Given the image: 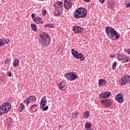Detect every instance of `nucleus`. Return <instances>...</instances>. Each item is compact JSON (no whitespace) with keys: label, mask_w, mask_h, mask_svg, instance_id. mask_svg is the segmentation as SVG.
Segmentation results:
<instances>
[{"label":"nucleus","mask_w":130,"mask_h":130,"mask_svg":"<svg viewBox=\"0 0 130 130\" xmlns=\"http://www.w3.org/2000/svg\"><path fill=\"white\" fill-rule=\"evenodd\" d=\"M83 28L79 26H75L73 28V30L74 31V32L77 34L82 32L83 31Z\"/></svg>","instance_id":"14"},{"label":"nucleus","mask_w":130,"mask_h":130,"mask_svg":"<svg viewBox=\"0 0 130 130\" xmlns=\"http://www.w3.org/2000/svg\"><path fill=\"white\" fill-rule=\"evenodd\" d=\"M129 66H130V63H129Z\"/></svg>","instance_id":"45"},{"label":"nucleus","mask_w":130,"mask_h":130,"mask_svg":"<svg viewBox=\"0 0 130 130\" xmlns=\"http://www.w3.org/2000/svg\"><path fill=\"white\" fill-rule=\"evenodd\" d=\"M116 100L118 103H122L123 102V95L121 93H118L116 96Z\"/></svg>","instance_id":"12"},{"label":"nucleus","mask_w":130,"mask_h":130,"mask_svg":"<svg viewBox=\"0 0 130 130\" xmlns=\"http://www.w3.org/2000/svg\"><path fill=\"white\" fill-rule=\"evenodd\" d=\"M58 127H59V128H61V127H62V126L61 125H59L58 126Z\"/></svg>","instance_id":"43"},{"label":"nucleus","mask_w":130,"mask_h":130,"mask_svg":"<svg viewBox=\"0 0 130 130\" xmlns=\"http://www.w3.org/2000/svg\"><path fill=\"white\" fill-rule=\"evenodd\" d=\"M9 61H10V59H6L5 60V63H6V64H9Z\"/></svg>","instance_id":"36"},{"label":"nucleus","mask_w":130,"mask_h":130,"mask_svg":"<svg viewBox=\"0 0 130 130\" xmlns=\"http://www.w3.org/2000/svg\"><path fill=\"white\" fill-rule=\"evenodd\" d=\"M71 53L72 54L73 57H74L76 59H79L80 58L81 61H83L85 60V57L82 53H79L78 51L75 50V49H72L71 50Z\"/></svg>","instance_id":"6"},{"label":"nucleus","mask_w":130,"mask_h":130,"mask_svg":"<svg viewBox=\"0 0 130 130\" xmlns=\"http://www.w3.org/2000/svg\"><path fill=\"white\" fill-rule=\"evenodd\" d=\"M13 65L14 68H18V66H19V60L15 59L13 61Z\"/></svg>","instance_id":"22"},{"label":"nucleus","mask_w":130,"mask_h":130,"mask_svg":"<svg viewBox=\"0 0 130 130\" xmlns=\"http://www.w3.org/2000/svg\"><path fill=\"white\" fill-rule=\"evenodd\" d=\"M7 76L12 77V71L9 70L7 72Z\"/></svg>","instance_id":"32"},{"label":"nucleus","mask_w":130,"mask_h":130,"mask_svg":"<svg viewBox=\"0 0 130 130\" xmlns=\"http://www.w3.org/2000/svg\"><path fill=\"white\" fill-rule=\"evenodd\" d=\"M78 112L72 113V115L73 116V118L76 119V118H77V117H78Z\"/></svg>","instance_id":"28"},{"label":"nucleus","mask_w":130,"mask_h":130,"mask_svg":"<svg viewBox=\"0 0 130 130\" xmlns=\"http://www.w3.org/2000/svg\"><path fill=\"white\" fill-rule=\"evenodd\" d=\"M89 130H93V129H90Z\"/></svg>","instance_id":"44"},{"label":"nucleus","mask_w":130,"mask_h":130,"mask_svg":"<svg viewBox=\"0 0 130 130\" xmlns=\"http://www.w3.org/2000/svg\"><path fill=\"white\" fill-rule=\"evenodd\" d=\"M85 128L89 129V128H91V127H92V125L89 122H86L85 124Z\"/></svg>","instance_id":"27"},{"label":"nucleus","mask_w":130,"mask_h":130,"mask_svg":"<svg viewBox=\"0 0 130 130\" xmlns=\"http://www.w3.org/2000/svg\"><path fill=\"white\" fill-rule=\"evenodd\" d=\"M108 7L109 9H113V8H114V7H115V3L113 2V1H111L108 4Z\"/></svg>","instance_id":"21"},{"label":"nucleus","mask_w":130,"mask_h":130,"mask_svg":"<svg viewBox=\"0 0 130 130\" xmlns=\"http://www.w3.org/2000/svg\"><path fill=\"white\" fill-rule=\"evenodd\" d=\"M45 28H53V24L48 23L44 25Z\"/></svg>","instance_id":"25"},{"label":"nucleus","mask_w":130,"mask_h":130,"mask_svg":"<svg viewBox=\"0 0 130 130\" xmlns=\"http://www.w3.org/2000/svg\"><path fill=\"white\" fill-rule=\"evenodd\" d=\"M125 6L126 8H129L130 7V2L125 3Z\"/></svg>","instance_id":"35"},{"label":"nucleus","mask_w":130,"mask_h":130,"mask_svg":"<svg viewBox=\"0 0 130 130\" xmlns=\"http://www.w3.org/2000/svg\"><path fill=\"white\" fill-rule=\"evenodd\" d=\"M84 2H85V3H90L91 0H84Z\"/></svg>","instance_id":"40"},{"label":"nucleus","mask_w":130,"mask_h":130,"mask_svg":"<svg viewBox=\"0 0 130 130\" xmlns=\"http://www.w3.org/2000/svg\"><path fill=\"white\" fill-rule=\"evenodd\" d=\"M64 7L66 10H70L71 8H72V3L71 2V0H64L63 3Z\"/></svg>","instance_id":"11"},{"label":"nucleus","mask_w":130,"mask_h":130,"mask_svg":"<svg viewBox=\"0 0 130 130\" xmlns=\"http://www.w3.org/2000/svg\"><path fill=\"white\" fill-rule=\"evenodd\" d=\"M63 3L62 2L58 1L57 3L54 6L55 8V11L53 12V14L56 16H60L61 15V12L62 11V6Z\"/></svg>","instance_id":"5"},{"label":"nucleus","mask_w":130,"mask_h":130,"mask_svg":"<svg viewBox=\"0 0 130 130\" xmlns=\"http://www.w3.org/2000/svg\"><path fill=\"white\" fill-rule=\"evenodd\" d=\"M111 92L110 91H105L100 94L101 98H108L110 97Z\"/></svg>","instance_id":"13"},{"label":"nucleus","mask_w":130,"mask_h":130,"mask_svg":"<svg viewBox=\"0 0 130 130\" xmlns=\"http://www.w3.org/2000/svg\"><path fill=\"white\" fill-rule=\"evenodd\" d=\"M99 1L100 2V3H101V4H104V3L105 2V0H99Z\"/></svg>","instance_id":"38"},{"label":"nucleus","mask_w":130,"mask_h":130,"mask_svg":"<svg viewBox=\"0 0 130 130\" xmlns=\"http://www.w3.org/2000/svg\"><path fill=\"white\" fill-rule=\"evenodd\" d=\"M83 116L84 118H89V116H90V111H85L83 113Z\"/></svg>","instance_id":"20"},{"label":"nucleus","mask_w":130,"mask_h":130,"mask_svg":"<svg viewBox=\"0 0 130 130\" xmlns=\"http://www.w3.org/2000/svg\"><path fill=\"white\" fill-rule=\"evenodd\" d=\"M130 83V76L127 75L125 76H123L119 81V84L120 86H124L126 84H129Z\"/></svg>","instance_id":"8"},{"label":"nucleus","mask_w":130,"mask_h":130,"mask_svg":"<svg viewBox=\"0 0 130 130\" xmlns=\"http://www.w3.org/2000/svg\"><path fill=\"white\" fill-rule=\"evenodd\" d=\"M130 0H125V3H129Z\"/></svg>","instance_id":"42"},{"label":"nucleus","mask_w":130,"mask_h":130,"mask_svg":"<svg viewBox=\"0 0 130 130\" xmlns=\"http://www.w3.org/2000/svg\"><path fill=\"white\" fill-rule=\"evenodd\" d=\"M46 13H47V10L45 9H44V10H42V16H45V15H46Z\"/></svg>","instance_id":"31"},{"label":"nucleus","mask_w":130,"mask_h":130,"mask_svg":"<svg viewBox=\"0 0 130 130\" xmlns=\"http://www.w3.org/2000/svg\"><path fill=\"white\" fill-rule=\"evenodd\" d=\"M44 111H46V110H47L48 109V107L47 106H46V107H44V108H42Z\"/></svg>","instance_id":"34"},{"label":"nucleus","mask_w":130,"mask_h":130,"mask_svg":"<svg viewBox=\"0 0 130 130\" xmlns=\"http://www.w3.org/2000/svg\"><path fill=\"white\" fill-rule=\"evenodd\" d=\"M34 22L37 24H43L44 23V21L42 20V18L38 17H36Z\"/></svg>","instance_id":"18"},{"label":"nucleus","mask_w":130,"mask_h":130,"mask_svg":"<svg viewBox=\"0 0 130 130\" xmlns=\"http://www.w3.org/2000/svg\"><path fill=\"white\" fill-rule=\"evenodd\" d=\"M10 42V40L8 39H0V46L4 47L5 44H8Z\"/></svg>","instance_id":"16"},{"label":"nucleus","mask_w":130,"mask_h":130,"mask_svg":"<svg viewBox=\"0 0 130 130\" xmlns=\"http://www.w3.org/2000/svg\"><path fill=\"white\" fill-rule=\"evenodd\" d=\"M88 11L87 9L84 8H79L76 9L74 12V16L75 18H86L87 17Z\"/></svg>","instance_id":"3"},{"label":"nucleus","mask_w":130,"mask_h":130,"mask_svg":"<svg viewBox=\"0 0 130 130\" xmlns=\"http://www.w3.org/2000/svg\"><path fill=\"white\" fill-rule=\"evenodd\" d=\"M114 56H115L114 55H110V57H111V58H113V57H114Z\"/></svg>","instance_id":"41"},{"label":"nucleus","mask_w":130,"mask_h":130,"mask_svg":"<svg viewBox=\"0 0 130 130\" xmlns=\"http://www.w3.org/2000/svg\"><path fill=\"white\" fill-rule=\"evenodd\" d=\"M24 108H25V105H23V103H21L19 107V111L22 112V110H24Z\"/></svg>","instance_id":"26"},{"label":"nucleus","mask_w":130,"mask_h":130,"mask_svg":"<svg viewBox=\"0 0 130 130\" xmlns=\"http://www.w3.org/2000/svg\"><path fill=\"white\" fill-rule=\"evenodd\" d=\"M47 102V99H46V96H44L43 99L41 101V103H46Z\"/></svg>","instance_id":"29"},{"label":"nucleus","mask_w":130,"mask_h":130,"mask_svg":"<svg viewBox=\"0 0 130 130\" xmlns=\"http://www.w3.org/2000/svg\"><path fill=\"white\" fill-rule=\"evenodd\" d=\"M50 37L49 35L43 33L40 35L39 42L43 48L47 47L50 44Z\"/></svg>","instance_id":"2"},{"label":"nucleus","mask_w":130,"mask_h":130,"mask_svg":"<svg viewBox=\"0 0 130 130\" xmlns=\"http://www.w3.org/2000/svg\"><path fill=\"white\" fill-rule=\"evenodd\" d=\"M31 28L34 32H37V26H36V24H31Z\"/></svg>","instance_id":"24"},{"label":"nucleus","mask_w":130,"mask_h":130,"mask_svg":"<svg viewBox=\"0 0 130 130\" xmlns=\"http://www.w3.org/2000/svg\"><path fill=\"white\" fill-rule=\"evenodd\" d=\"M46 103H41V106L42 108H44V107H45L46 105Z\"/></svg>","instance_id":"33"},{"label":"nucleus","mask_w":130,"mask_h":130,"mask_svg":"<svg viewBox=\"0 0 130 130\" xmlns=\"http://www.w3.org/2000/svg\"><path fill=\"white\" fill-rule=\"evenodd\" d=\"M117 66V62H115L113 65H112V69L113 70H115V69H116V67Z\"/></svg>","instance_id":"30"},{"label":"nucleus","mask_w":130,"mask_h":130,"mask_svg":"<svg viewBox=\"0 0 130 130\" xmlns=\"http://www.w3.org/2000/svg\"><path fill=\"white\" fill-rule=\"evenodd\" d=\"M11 109H12V107L10 103H4L0 106V116H1V115H3V114L8 113L9 111L11 110Z\"/></svg>","instance_id":"4"},{"label":"nucleus","mask_w":130,"mask_h":130,"mask_svg":"<svg viewBox=\"0 0 130 130\" xmlns=\"http://www.w3.org/2000/svg\"><path fill=\"white\" fill-rule=\"evenodd\" d=\"M37 98L35 95L29 96L26 100H25L24 102L26 103L27 106L29 105V103L31 102V103H35V102L37 101Z\"/></svg>","instance_id":"10"},{"label":"nucleus","mask_w":130,"mask_h":130,"mask_svg":"<svg viewBox=\"0 0 130 130\" xmlns=\"http://www.w3.org/2000/svg\"><path fill=\"white\" fill-rule=\"evenodd\" d=\"M101 103L103 105L105 104L106 106H110L112 104L111 101L109 99H106L104 100H102Z\"/></svg>","instance_id":"15"},{"label":"nucleus","mask_w":130,"mask_h":130,"mask_svg":"<svg viewBox=\"0 0 130 130\" xmlns=\"http://www.w3.org/2000/svg\"><path fill=\"white\" fill-rule=\"evenodd\" d=\"M64 77H66L69 81H75L76 79L79 78V76H78L77 74L75 72L66 73L64 75Z\"/></svg>","instance_id":"7"},{"label":"nucleus","mask_w":130,"mask_h":130,"mask_svg":"<svg viewBox=\"0 0 130 130\" xmlns=\"http://www.w3.org/2000/svg\"><path fill=\"white\" fill-rule=\"evenodd\" d=\"M125 51L128 54H130V49H127L125 50Z\"/></svg>","instance_id":"39"},{"label":"nucleus","mask_w":130,"mask_h":130,"mask_svg":"<svg viewBox=\"0 0 130 130\" xmlns=\"http://www.w3.org/2000/svg\"><path fill=\"white\" fill-rule=\"evenodd\" d=\"M37 107H38V105L34 104L31 106L30 109L32 111H37Z\"/></svg>","instance_id":"23"},{"label":"nucleus","mask_w":130,"mask_h":130,"mask_svg":"<svg viewBox=\"0 0 130 130\" xmlns=\"http://www.w3.org/2000/svg\"><path fill=\"white\" fill-rule=\"evenodd\" d=\"M117 55L118 60L119 61H121L123 63H125L129 60V57L123 54H118Z\"/></svg>","instance_id":"9"},{"label":"nucleus","mask_w":130,"mask_h":130,"mask_svg":"<svg viewBox=\"0 0 130 130\" xmlns=\"http://www.w3.org/2000/svg\"><path fill=\"white\" fill-rule=\"evenodd\" d=\"M64 82H61L60 83L58 84V87L59 90H63V88H64Z\"/></svg>","instance_id":"19"},{"label":"nucleus","mask_w":130,"mask_h":130,"mask_svg":"<svg viewBox=\"0 0 130 130\" xmlns=\"http://www.w3.org/2000/svg\"><path fill=\"white\" fill-rule=\"evenodd\" d=\"M31 17L34 20V21L35 20V19L36 18V17H35V14H31Z\"/></svg>","instance_id":"37"},{"label":"nucleus","mask_w":130,"mask_h":130,"mask_svg":"<svg viewBox=\"0 0 130 130\" xmlns=\"http://www.w3.org/2000/svg\"><path fill=\"white\" fill-rule=\"evenodd\" d=\"M106 33L108 37L114 41L120 38V35L114 28L110 26L106 27Z\"/></svg>","instance_id":"1"},{"label":"nucleus","mask_w":130,"mask_h":130,"mask_svg":"<svg viewBox=\"0 0 130 130\" xmlns=\"http://www.w3.org/2000/svg\"><path fill=\"white\" fill-rule=\"evenodd\" d=\"M107 84V82L104 79H100L99 80V86L102 87V86H105V84Z\"/></svg>","instance_id":"17"}]
</instances>
